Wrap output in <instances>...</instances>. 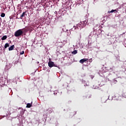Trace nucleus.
<instances>
[{
	"label": "nucleus",
	"instance_id": "nucleus-1",
	"mask_svg": "<svg viewBox=\"0 0 126 126\" xmlns=\"http://www.w3.org/2000/svg\"><path fill=\"white\" fill-rule=\"evenodd\" d=\"M87 22H88V20L81 22V24H79L78 25H77V27L74 26L73 28L70 29V31H75L74 30H80L81 28H83L84 26H86V24H87Z\"/></svg>",
	"mask_w": 126,
	"mask_h": 126
},
{
	"label": "nucleus",
	"instance_id": "nucleus-2",
	"mask_svg": "<svg viewBox=\"0 0 126 126\" xmlns=\"http://www.w3.org/2000/svg\"><path fill=\"white\" fill-rule=\"evenodd\" d=\"M27 31H34V29H33V28L29 27L28 28H26L25 29L22 30H19L17 31L16 32H27Z\"/></svg>",
	"mask_w": 126,
	"mask_h": 126
},
{
	"label": "nucleus",
	"instance_id": "nucleus-3",
	"mask_svg": "<svg viewBox=\"0 0 126 126\" xmlns=\"http://www.w3.org/2000/svg\"><path fill=\"white\" fill-rule=\"evenodd\" d=\"M48 66H49V67H53L54 66H55V67H58V66H57L52 61H49L48 62Z\"/></svg>",
	"mask_w": 126,
	"mask_h": 126
},
{
	"label": "nucleus",
	"instance_id": "nucleus-4",
	"mask_svg": "<svg viewBox=\"0 0 126 126\" xmlns=\"http://www.w3.org/2000/svg\"><path fill=\"white\" fill-rule=\"evenodd\" d=\"M22 34H23V32H15L14 36H15V37H20V36L22 35Z\"/></svg>",
	"mask_w": 126,
	"mask_h": 126
},
{
	"label": "nucleus",
	"instance_id": "nucleus-5",
	"mask_svg": "<svg viewBox=\"0 0 126 126\" xmlns=\"http://www.w3.org/2000/svg\"><path fill=\"white\" fill-rule=\"evenodd\" d=\"M87 61H88V59L85 58L81 60L80 63H85V62H87Z\"/></svg>",
	"mask_w": 126,
	"mask_h": 126
},
{
	"label": "nucleus",
	"instance_id": "nucleus-6",
	"mask_svg": "<svg viewBox=\"0 0 126 126\" xmlns=\"http://www.w3.org/2000/svg\"><path fill=\"white\" fill-rule=\"evenodd\" d=\"M14 49V45L11 46L9 48V51H12Z\"/></svg>",
	"mask_w": 126,
	"mask_h": 126
},
{
	"label": "nucleus",
	"instance_id": "nucleus-7",
	"mask_svg": "<svg viewBox=\"0 0 126 126\" xmlns=\"http://www.w3.org/2000/svg\"><path fill=\"white\" fill-rule=\"evenodd\" d=\"M7 38V36L6 35H4L1 38V40H6Z\"/></svg>",
	"mask_w": 126,
	"mask_h": 126
},
{
	"label": "nucleus",
	"instance_id": "nucleus-8",
	"mask_svg": "<svg viewBox=\"0 0 126 126\" xmlns=\"http://www.w3.org/2000/svg\"><path fill=\"white\" fill-rule=\"evenodd\" d=\"M32 107V104L31 103H28L27 104V108H31Z\"/></svg>",
	"mask_w": 126,
	"mask_h": 126
},
{
	"label": "nucleus",
	"instance_id": "nucleus-9",
	"mask_svg": "<svg viewBox=\"0 0 126 126\" xmlns=\"http://www.w3.org/2000/svg\"><path fill=\"white\" fill-rule=\"evenodd\" d=\"M9 47V44L8 43H6L5 44V45H4V49H6V48Z\"/></svg>",
	"mask_w": 126,
	"mask_h": 126
},
{
	"label": "nucleus",
	"instance_id": "nucleus-10",
	"mask_svg": "<svg viewBox=\"0 0 126 126\" xmlns=\"http://www.w3.org/2000/svg\"><path fill=\"white\" fill-rule=\"evenodd\" d=\"M72 55H76L77 54V50H74L72 52Z\"/></svg>",
	"mask_w": 126,
	"mask_h": 126
},
{
	"label": "nucleus",
	"instance_id": "nucleus-11",
	"mask_svg": "<svg viewBox=\"0 0 126 126\" xmlns=\"http://www.w3.org/2000/svg\"><path fill=\"white\" fill-rule=\"evenodd\" d=\"M63 32H66V31H68V30L67 29H66V28H65V27H64L63 29Z\"/></svg>",
	"mask_w": 126,
	"mask_h": 126
},
{
	"label": "nucleus",
	"instance_id": "nucleus-12",
	"mask_svg": "<svg viewBox=\"0 0 126 126\" xmlns=\"http://www.w3.org/2000/svg\"><path fill=\"white\" fill-rule=\"evenodd\" d=\"M115 11H117V10H114V9H112L111 11H108V13H113V12H115Z\"/></svg>",
	"mask_w": 126,
	"mask_h": 126
},
{
	"label": "nucleus",
	"instance_id": "nucleus-13",
	"mask_svg": "<svg viewBox=\"0 0 126 126\" xmlns=\"http://www.w3.org/2000/svg\"><path fill=\"white\" fill-rule=\"evenodd\" d=\"M25 13H26V12H24L23 14L20 16V17H23L25 16Z\"/></svg>",
	"mask_w": 126,
	"mask_h": 126
},
{
	"label": "nucleus",
	"instance_id": "nucleus-14",
	"mask_svg": "<svg viewBox=\"0 0 126 126\" xmlns=\"http://www.w3.org/2000/svg\"><path fill=\"white\" fill-rule=\"evenodd\" d=\"M0 16L1 17H4V16H5V14L4 13H2Z\"/></svg>",
	"mask_w": 126,
	"mask_h": 126
},
{
	"label": "nucleus",
	"instance_id": "nucleus-15",
	"mask_svg": "<svg viewBox=\"0 0 126 126\" xmlns=\"http://www.w3.org/2000/svg\"><path fill=\"white\" fill-rule=\"evenodd\" d=\"M20 55H24V51H22L20 52Z\"/></svg>",
	"mask_w": 126,
	"mask_h": 126
},
{
	"label": "nucleus",
	"instance_id": "nucleus-16",
	"mask_svg": "<svg viewBox=\"0 0 126 126\" xmlns=\"http://www.w3.org/2000/svg\"><path fill=\"white\" fill-rule=\"evenodd\" d=\"M47 111H49V114H51V113H52V111H51V108H48Z\"/></svg>",
	"mask_w": 126,
	"mask_h": 126
},
{
	"label": "nucleus",
	"instance_id": "nucleus-17",
	"mask_svg": "<svg viewBox=\"0 0 126 126\" xmlns=\"http://www.w3.org/2000/svg\"><path fill=\"white\" fill-rule=\"evenodd\" d=\"M89 84H86L84 85V86H89Z\"/></svg>",
	"mask_w": 126,
	"mask_h": 126
},
{
	"label": "nucleus",
	"instance_id": "nucleus-18",
	"mask_svg": "<svg viewBox=\"0 0 126 126\" xmlns=\"http://www.w3.org/2000/svg\"><path fill=\"white\" fill-rule=\"evenodd\" d=\"M114 81L115 83H116L117 82V80H116L115 79L114 80Z\"/></svg>",
	"mask_w": 126,
	"mask_h": 126
},
{
	"label": "nucleus",
	"instance_id": "nucleus-19",
	"mask_svg": "<svg viewBox=\"0 0 126 126\" xmlns=\"http://www.w3.org/2000/svg\"><path fill=\"white\" fill-rule=\"evenodd\" d=\"M54 95H56V94H57V93L54 92Z\"/></svg>",
	"mask_w": 126,
	"mask_h": 126
},
{
	"label": "nucleus",
	"instance_id": "nucleus-20",
	"mask_svg": "<svg viewBox=\"0 0 126 126\" xmlns=\"http://www.w3.org/2000/svg\"><path fill=\"white\" fill-rule=\"evenodd\" d=\"M97 32V30H95V32Z\"/></svg>",
	"mask_w": 126,
	"mask_h": 126
}]
</instances>
